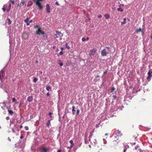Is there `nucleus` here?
Masks as SVG:
<instances>
[{"label":"nucleus","instance_id":"obj_1","mask_svg":"<svg viewBox=\"0 0 152 152\" xmlns=\"http://www.w3.org/2000/svg\"><path fill=\"white\" fill-rule=\"evenodd\" d=\"M96 49L95 48H93L92 50H91L90 51L88 55L90 56H94L95 55L96 52Z\"/></svg>","mask_w":152,"mask_h":152},{"label":"nucleus","instance_id":"obj_2","mask_svg":"<svg viewBox=\"0 0 152 152\" xmlns=\"http://www.w3.org/2000/svg\"><path fill=\"white\" fill-rule=\"evenodd\" d=\"M56 34L55 35V38H58L60 37H61L63 36V34L60 32L56 31Z\"/></svg>","mask_w":152,"mask_h":152},{"label":"nucleus","instance_id":"obj_3","mask_svg":"<svg viewBox=\"0 0 152 152\" xmlns=\"http://www.w3.org/2000/svg\"><path fill=\"white\" fill-rule=\"evenodd\" d=\"M46 10L48 13H49L50 12V7L48 4H47L46 5Z\"/></svg>","mask_w":152,"mask_h":152},{"label":"nucleus","instance_id":"obj_4","mask_svg":"<svg viewBox=\"0 0 152 152\" xmlns=\"http://www.w3.org/2000/svg\"><path fill=\"white\" fill-rule=\"evenodd\" d=\"M107 54V52L105 49H104L101 51V54L102 56H106Z\"/></svg>","mask_w":152,"mask_h":152},{"label":"nucleus","instance_id":"obj_5","mask_svg":"<svg viewBox=\"0 0 152 152\" xmlns=\"http://www.w3.org/2000/svg\"><path fill=\"white\" fill-rule=\"evenodd\" d=\"M41 29V28H39L38 30L36 31V34H37L39 35L41 34H42V33H43V32H44V31H42Z\"/></svg>","mask_w":152,"mask_h":152},{"label":"nucleus","instance_id":"obj_6","mask_svg":"<svg viewBox=\"0 0 152 152\" xmlns=\"http://www.w3.org/2000/svg\"><path fill=\"white\" fill-rule=\"evenodd\" d=\"M42 34L43 35L42 37V39L44 40H46L47 39V34L45 33V32H43L42 33Z\"/></svg>","mask_w":152,"mask_h":152},{"label":"nucleus","instance_id":"obj_7","mask_svg":"<svg viewBox=\"0 0 152 152\" xmlns=\"http://www.w3.org/2000/svg\"><path fill=\"white\" fill-rule=\"evenodd\" d=\"M48 150L47 148L42 147L40 148V152H47Z\"/></svg>","mask_w":152,"mask_h":152},{"label":"nucleus","instance_id":"obj_8","mask_svg":"<svg viewBox=\"0 0 152 152\" xmlns=\"http://www.w3.org/2000/svg\"><path fill=\"white\" fill-rule=\"evenodd\" d=\"M5 74V72L4 71V69H3L2 70H1V72H0V79L2 81V80L1 79V76L2 77H4V75Z\"/></svg>","mask_w":152,"mask_h":152},{"label":"nucleus","instance_id":"obj_9","mask_svg":"<svg viewBox=\"0 0 152 152\" xmlns=\"http://www.w3.org/2000/svg\"><path fill=\"white\" fill-rule=\"evenodd\" d=\"M115 134L118 136H121L122 135L120 132L118 130L115 132Z\"/></svg>","mask_w":152,"mask_h":152},{"label":"nucleus","instance_id":"obj_10","mask_svg":"<svg viewBox=\"0 0 152 152\" xmlns=\"http://www.w3.org/2000/svg\"><path fill=\"white\" fill-rule=\"evenodd\" d=\"M33 96H28L27 99V101L29 102H31L33 100Z\"/></svg>","mask_w":152,"mask_h":152},{"label":"nucleus","instance_id":"obj_11","mask_svg":"<svg viewBox=\"0 0 152 152\" xmlns=\"http://www.w3.org/2000/svg\"><path fill=\"white\" fill-rule=\"evenodd\" d=\"M46 125L49 128L50 127V126L51 125L50 124V120H49L46 123Z\"/></svg>","mask_w":152,"mask_h":152},{"label":"nucleus","instance_id":"obj_12","mask_svg":"<svg viewBox=\"0 0 152 152\" xmlns=\"http://www.w3.org/2000/svg\"><path fill=\"white\" fill-rule=\"evenodd\" d=\"M75 107L74 106H73L72 107V114L73 115H74L75 114Z\"/></svg>","mask_w":152,"mask_h":152},{"label":"nucleus","instance_id":"obj_13","mask_svg":"<svg viewBox=\"0 0 152 152\" xmlns=\"http://www.w3.org/2000/svg\"><path fill=\"white\" fill-rule=\"evenodd\" d=\"M0 87L1 88L3 89V90H4L5 92H6L7 93H8V92L7 90L5 89V88L1 84H0Z\"/></svg>","mask_w":152,"mask_h":152},{"label":"nucleus","instance_id":"obj_14","mask_svg":"<svg viewBox=\"0 0 152 152\" xmlns=\"http://www.w3.org/2000/svg\"><path fill=\"white\" fill-rule=\"evenodd\" d=\"M33 4V3L31 1H29L28 3V4L27 5V6L28 7H29L30 6H31Z\"/></svg>","mask_w":152,"mask_h":152},{"label":"nucleus","instance_id":"obj_15","mask_svg":"<svg viewBox=\"0 0 152 152\" xmlns=\"http://www.w3.org/2000/svg\"><path fill=\"white\" fill-rule=\"evenodd\" d=\"M148 75V76L147 78V80H148V82H149L151 80L152 76V75Z\"/></svg>","mask_w":152,"mask_h":152},{"label":"nucleus","instance_id":"obj_16","mask_svg":"<svg viewBox=\"0 0 152 152\" xmlns=\"http://www.w3.org/2000/svg\"><path fill=\"white\" fill-rule=\"evenodd\" d=\"M104 16L106 19H108L110 17V15L109 14H106L104 15Z\"/></svg>","mask_w":152,"mask_h":152},{"label":"nucleus","instance_id":"obj_17","mask_svg":"<svg viewBox=\"0 0 152 152\" xmlns=\"http://www.w3.org/2000/svg\"><path fill=\"white\" fill-rule=\"evenodd\" d=\"M126 18H124V21L121 22V25H123L126 23Z\"/></svg>","mask_w":152,"mask_h":152},{"label":"nucleus","instance_id":"obj_18","mask_svg":"<svg viewBox=\"0 0 152 152\" xmlns=\"http://www.w3.org/2000/svg\"><path fill=\"white\" fill-rule=\"evenodd\" d=\"M89 39V38L88 37H87L86 39L84 37H83L82 38V41L83 42L85 41V40H88Z\"/></svg>","mask_w":152,"mask_h":152},{"label":"nucleus","instance_id":"obj_19","mask_svg":"<svg viewBox=\"0 0 152 152\" xmlns=\"http://www.w3.org/2000/svg\"><path fill=\"white\" fill-rule=\"evenodd\" d=\"M38 79L37 78L35 77L34 78L33 82L35 83H37V81L38 80Z\"/></svg>","mask_w":152,"mask_h":152},{"label":"nucleus","instance_id":"obj_20","mask_svg":"<svg viewBox=\"0 0 152 152\" xmlns=\"http://www.w3.org/2000/svg\"><path fill=\"white\" fill-rule=\"evenodd\" d=\"M148 75H152V69L149 70V72H148Z\"/></svg>","mask_w":152,"mask_h":152},{"label":"nucleus","instance_id":"obj_21","mask_svg":"<svg viewBox=\"0 0 152 152\" xmlns=\"http://www.w3.org/2000/svg\"><path fill=\"white\" fill-rule=\"evenodd\" d=\"M8 112H9V114L11 115H12L13 113V111L11 110H8Z\"/></svg>","mask_w":152,"mask_h":152},{"label":"nucleus","instance_id":"obj_22","mask_svg":"<svg viewBox=\"0 0 152 152\" xmlns=\"http://www.w3.org/2000/svg\"><path fill=\"white\" fill-rule=\"evenodd\" d=\"M69 142L70 144H71V147H72L74 145V143L73 142V141L72 140H70L69 141Z\"/></svg>","mask_w":152,"mask_h":152},{"label":"nucleus","instance_id":"obj_23","mask_svg":"<svg viewBox=\"0 0 152 152\" xmlns=\"http://www.w3.org/2000/svg\"><path fill=\"white\" fill-rule=\"evenodd\" d=\"M117 10L121 12H122L124 11L123 9H122L121 8H118Z\"/></svg>","mask_w":152,"mask_h":152},{"label":"nucleus","instance_id":"obj_24","mask_svg":"<svg viewBox=\"0 0 152 152\" xmlns=\"http://www.w3.org/2000/svg\"><path fill=\"white\" fill-rule=\"evenodd\" d=\"M142 29L141 28H140L139 29H137L136 30V32L138 33L140 32V31H142Z\"/></svg>","mask_w":152,"mask_h":152},{"label":"nucleus","instance_id":"obj_25","mask_svg":"<svg viewBox=\"0 0 152 152\" xmlns=\"http://www.w3.org/2000/svg\"><path fill=\"white\" fill-rule=\"evenodd\" d=\"M7 20H8L7 23H8V24L9 25L11 24V21L10 20V19L9 18H8L7 19Z\"/></svg>","mask_w":152,"mask_h":152},{"label":"nucleus","instance_id":"obj_26","mask_svg":"<svg viewBox=\"0 0 152 152\" xmlns=\"http://www.w3.org/2000/svg\"><path fill=\"white\" fill-rule=\"evenodd\" d=\"M65 47L66 48L68 49H69L70 48L69 46L68 45V44L67 43H66Z\"/></svg>","mask_w":152,"mask_h":152},{"label":"nucleus","instance_id":"obj_27","mask_svg":"<svg viewBox=\"0 0 152 152\" xmlns=\"http://www.w3.org/2000/svg\"><path fill=\"white\" fill-rule=\"evenodd\" d=\"M115 88L114 87H112L111 89V92H113L115 90Z\"/></svg>","mask_w":152,"mask_h":152},{"label":"nucleus","instance_id":"obj_28","mask_svg":"<svg viewBox=\"0 0 152 152\" xmlns=\"http://www.w3.org/2000/svg\"><path fill=\"white\" fill-rule=\"evenodd\" d=\"M39 28H40V27L37 24L36 26H34V28L35 29L36 28H38V29H39Z\"/></svg>","mask_w":152,"mask_h":152},{"label":"nucleus","instance_id":"obj_29","mask_svg":"<svg viewBox=\"0 0 152 152\" xmlns=\"http://www.w3.org/2000/svg\"><path fill=\"white\" fill-rule=\"evenodd\" d=\"M51 88L50 86H47L46 89L48 91H49Z\"/></svg>","mask_w":152,"mask_h":152},{"label":"nucleus","instance_id":"obj_30","mask_svg":"<svg viewBox=\"0 0 152 152\" xmlns=\"http://www.w3.org/2000/svg\"><path fill=\"white\" fill-rule=\"evenodd\" d=\"M28 21H29V18H27L26 19L24 20V21L26 23L28 22Z\"/></svg>","mask_w":152,"mask_h":152},{"label":"nucleus","instance_id":"obj_31","mask_svg":"<svg viewBox=\"0 0 152 152\" xmlns=\"http://www.w3.org/2000/svg\"><path fill=\"white\" fill-rule=\"evenodd\" d=\"M85 143L87 144V143H89V141L88 140H87V138H86L85 139Z\"/></svg>","mask_w":152,"mask_h":152},{"label":"nucleus","instance_id":"obj_32","mask_svg":"<svg viewBox=\"0 0 152 152\" xmlns=\"http://www.w3.org/2000/svg\"><path fill=\"white\" fill-rule=\"evenodd\" d=\"M124 147L125 148L127 149V148H129V146L128 145L126 144H125L124 145Z\"/></svg>","mask_w":152,"mask_h":152},{"label":"nucleus","instance_id":"obj_33","mask_svg":"<svg viewBox=\"0 0 152 152\" xmlns=\"http://www.w3.org/2000/svg\"><path fill=\"white\" fill-rule=\"evenodd\" d=\"M113 100L116 99L117 97L115 95H113Z\"/></svg>","mask_w":152,"mask_h":152},{"label":"nucleus","instance_id":"obj_34","mask_svg":"<svg viewBox=\"0 0 152 152\" xmlns=\"http://www.w3.org/2000/svg\"><path fill=\"white\" fill-rule=\"evenodd\" d=\"M58 64H59L60 66H62L63 65V63L62 62H60V63H58Z\"/></svg>","mask_w":152,"mask_h":152},{"label":"nucleus","instance_id":"obj_35","mask_svg":"<svg viewBox=\"0 0 152 152\" xmlns=\"http://www.w3.org/2000/svg\"><path fill=\"white\" fill-rule=\"evenodd\" d=\"M101 126V125L100 123L97 124L96 126V128H98L100 126Z\"/></svg>","mask_w":152,"mask_h":152},{"label":"nucleus","instance_id":"obj_36","mask_svg":"<svg viewBox=\"0 0 152 152\" xmlns=\"http://www.w3.org/2000/svg\"><path fill=\"white\" fill-rule=\"evenodd\" d=\"M79 112H80V110L78 109L77 110V113H76L77 115H78L79 113Z\"/></svg>","mask_w":152,"mask_h":152},{"label":"nucleus","instance_id":"obj_37","mask_svg":"<svg viewBox=\"0 0 152 152\" xmlns=\"http://www.w3.org/2000/svg\"><path fill=\"white\" fill-rule=\"evenodd\" d=\"M53 114V113H51V112H50L49 114H48V115H49L50 116V118H51L52 117V116H51V115Z\"/></svg>","mask_w":152,"mask_h":152},{"label":"nucleus","instance_id":"obj_38","mask_svg":"<svg viewBox=\"0 0 152 152\" xmlns=\"http://www.w3.org/2000/svg\"><path fill=\"white\" fill-rule=\"evenodd\" d=\"M25 129L26 130H28V128L27 126H25L24 127Z\"/></svg>","mask_w":152,"mask_h":152},{"label":"nucleus","instance_id":"obj_39","mask_svg":"<svg viewBox=\"0 0 152 152\" xmlns=\"http://www.w3.org/2000/svg\"><path fill=\"white\" fill-rule=\"evenodd\" d=\"M63 51H60V52H59V55H63Z\"/></svg>","mask_w":152,"mask_h":152},{"label":"nucleus","instance_id":"obj_40","mask_svg":"<svg viewBox=\"0 0 152 152\" xmlns=\"http://www.w3.org/2000/svg\"><path fill=\"white\" fill-rule=\"evenodd\" d=\"M139 151L140 152H145V151L144 150H142L141 149H139Z\"/></svg>","mask_w":152,"mask_h":152},{"label":"nucleus","instance_id":"obj_41","mask_svg":"<svg viewBox=\"0 0 152 152\" xmlns=\"http://www.w3.org/2000/svg\"><path fill=\"white\" fill-rule=\"evenodd\" d=\"M139 146L138 145H137V146H136L134 148V149L135 150H137V148H139Z\"/></svg>","mask_w":152,"mask_h":152},{"label":"nucleus","instance_id":"obj_42","mask_svg":"<svg viewBox=\"0 0 152 152\" xmlns=\"http://www.w3.org/2000/svg\"><path fill=\"white\" fill-rule=\"evenodd\" d=\"M106 48L110 51V48L109 47L107 46L106 47Z\"/></svg>","mask_w":152,"mask_h":152},{"label":"nucleus","instance_id":"obj_43","mask_svg":"<svg viewBox=\"0 0 152 152\" xmlns=\"http://www.w3.org/2000/svg\"><path fill=\"white\" fill-rule=\"evenodd\" d=\"M21 3L23 4V5L25 3V1H21Z\"/></svg>","mask_w":152,"mask_h":152},{"label":"nucleus","instance_id":"obj_44","mask_svg":"<svg viewBox=\"0 0 152 152\" xmlns=\"http://www.w3.org/2000/svg\"><path fill=\"white\" fill-rule=\"evenodd\" d=\"M124 5L123 4H121L119 6V7H124Z\"/></svg>","mask_w":152,"mask_h":152},{"label":"nucleus","instance_id":"obj_45","mask_svg":"<svg viewBox=\"0 0 152 152\" xmlns=\"http://www.w3.org/2000/svg\"><path fill=\"white\" fill-rule=\"evenodd\" d=\"M15 98H13L12 99V101L13 102H14L15 101Z\"/></svg>","mask_w":152,"mask_h":152},{"label":"nucleus","instance_id":"obj_46","mask_svg":"<svg viewBox=\"0 0 152 152\" xmlns=\"http://www.w3.org/2000/svg\"><path fill=\"white\" fill-rule=\"evenodd\" d=\"M94 142L95 144L97 143V142H96V140H95V139L94 140Z\"/></svg>","mask_w":152,"mask_h":152},{"label":"nucleus","instance_id":"obj_47","mask_svg":"<svg viewBox=\"0 0 152 152\" xmlns=\"http://www.w3.org/2000/svg\"><path fill=\"white\" fill-rule=\"evenodd\" d=\"M55 4L57 5H59V4L58 1H56L55 3Z\"/></svg>","mask_w":152,"mask_h":152},{"label":"nucleus","instance_id":"obj_48","mask_svg":"<svg viewBox=\"0 0 152 152\" xmlns=\"http://www.w3.org/2000/svg\"><path fill=\"white\" fill-rule=\"evenodd\" d=\"M11 2L12 3L14 4L15 2L14 0H11Z\"/></svg>","mask_w":152,"mask_h":152},{"label":"nucleus","instance_id":"obj_49","mask_svg":"<svg viewBox=\"0 0 152 152\" xmlns=\"http://www.w3.org/2000/svg\"><path fill=\"white\" fill-rule=\"evenodd\" d=\"M50 95V93H49V92H48V93H47L46 94V95H47V96H49Z\"/></svg>","mask_w":152,"mask_h":152},{"label":"nucleus","instance_id":"obj_50","mask_svg":"<svg viewBox=\"0 0 152 152\" xmlns=\"http://www.w3.org/2000/svg\"><path fill=\"white\" fill-rule=\"evenodd\" d=\"M12 132H14V133H15V131L14 129H12Z\"/></svg>","mask_w":152,"mask_h":152},{"label":"nucleus","instance_id":"obj_51","mask_svg":"<svg viewBox=\"0 0 152 152\" xmlns=\"http://www.w3.org/2000/svg\"><path fill=\"white\" fill-rule=\"evenodd\" d=\"M103 140H104V144H105L106 143V141L105 140H104V139H103Z\"/></svg>","mask_w":152,"mask_h":152},{"label":"nucleus","instance_id":"obj_52","mask_svg":"<svg viewBox=\"0 0 152 152\" xmlns=\"http://www.w3.org/2000/svg\"><path fill=\"white\" fill-rule=\"evenodd\" d=\"M26 25L27 26H28L29 25L30 23L29 22H26Z\"/></svg>","mask_w":152,"mask_h":152},{"label":"nucleus","instance_id":"obj_53","mask_svg":"<svg viewBox=\"0 0 152 152\" xmlns=\"http://www.w3.org/2000/svg\"><path fill=\"white\" fill-rule=\"evenodd\" d=\"M9 119H10V118H9V117H7L6 118V119L7 120H9Z\"/></svg>","mask_w":152,"mask_h":152},{"label":"nucleus","instance_id":"obj_54","mask_svg":"<svg viewBox=\"0 0 152 152\" xmlns=\"http://www.w3.org/2000/svg\"><path fill=\"white\" fill-rule=\"evenodd\" d=\"M2 10L4 11H5L6 10V9L5 8L3 7L2 8Z\"/></svg>","mask_w":152,"mask_h":152},{"label":"nucleus","instance_id":"obj_55","mask_svg":"<svg viewBox=\"0 0 152 152\" xmlns=\"http://www.w3.org/2000/svg\"><path fill=\"white\" fill-rule=\"evenodd\" d=\"M23 138V135H21L20 136V138L21 139H22Z\"/></svg>","mask_w":152,"mask_h":152},{"label":"nucleus","instance_id":"obj_56","mask_svg":"<svg viewBox=\"0 0 152 152\" xmlns=\"http://www.w3.org/2000/svg\"><path fill=\"white\" fill-rule=\"evenodd\" d=\"M102 16L101 15H99V16H98V18H102Z\"/></svg>","mask_w":152,"mask_h":152},{"label":"nucleus","instance_id":"obj_57","mask_svg":"<svg viewBox=\"0 0 152 152\" xmlns=\"http://www.w3.org/2000/svg\"><path fill=\"white\" fill-rule=\"evenodd\" d=\"M124 152H126L127 149L124 148Z\"/></svg>","mask_w":152,"mask_h":152},{"label":"nucleus","instance_id":"obj_58","mask_svg":"<svg viewBox=\"0 0 152 152\" xmlns=\"http://www.w3.org/2000/svg\"><path fill=\"white\" fill-rule=\"evenodd\" d=\"M107 73V71H104V72L103 75H105V74H106Z\"/></svg>","mask_w":152,"mask_h":152},{"label":"nucleus","instance_id":"obj_59","mask_svg":"<svg viewBox=\"0 0 152 152\" xmlns=\"http://www.w3.org/2000/svg\"><path fill=\"white\" fill-rule=\"evenodd\" d=\"M64 49V48L63 47H61V50L62 51Z\"/></svg>","mask_w":152,"mask_h":152},{"label":"nucleus","instance_id":"obj_60","mask_svg":"<svg viewBox=\"0 0 152 152\" xmlns=\"http://www.w3.org/2000/svg\"><path fill=\"white\" fill-rule=\"evenodd\" d=\"M8 140L9 141H11V139L9 137H8Z\"/></svg>","mask_w":152,"mask_h":152},{"label":"nucleus","instance_id":"obj_61","mask_svg":"<svg viewBox=\"0 0 152 152\" xmlns=\"http://www.w3.org/2000/svg\"><path fill=\"white\" fill-rule=\"evenodd\" d=\"M22 128H23V126L22 125H21L20 126V129H21Z\"/></svg>","mask_w":152,"mask_h":152},{"label":"nucleus","instance_id":"obj_62","mask_svg":"<svg viewBox=\"0 0 152 152\" xmlns=\"http://www.w3.org/2000/svg\"><path fill=\"white\" fill-rule=\"evenodd\" d=\"M32 22V20H30L29 21V23H31Z\"/></svg>","mask_w":152,"mask_h":152},{"label":"nucleus","instance_id":"obj_63","mask_svg":"<svg viewBox=\"0 0 152 152\" xmlns=\"http://www.w3.org/2000/svg\"><path fill=\"white\" fill-rule=\"evenodd\" d=\"M36 3V1L37 0H32Z\"/></svg>","mask_w":152,"mask_h":152},{"label":"nucleus","instance_id":"obj_64","mask_svg":"<svg viewBox=\"0 0 152 152\" xmlns=\"http://www.w3.org/2000/svg\"><path fill=\"white\" fill-rule=\"evenodd\" d=\"M99 77V75H97L96 76V77Z\"/></svg>","mask_w":152,"mask_h":152}]
</instances>
